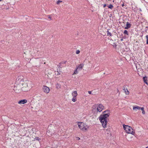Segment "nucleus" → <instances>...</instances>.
Wrapping results in <instances>:
<instances>
[{"instance_id":"obj_32","label":"nucleus","mask_w":148,"mask_h":148,"mask_svg":"<svg viewBox=\"0 0 148 148\" xmlns=\"http://www.w3.org/2000/svg\"><path fill=\"white\" fill-rule=\"evenodd\" d=\"M58 87H59V86H56V88H58Z\"/></svg>"},{"instance_id":"obj_33","label":"nucleus","mask_w":148,"mask_h":148,"mask_svg":"<svg viewBox=\"0 0 148 148\" xmlns=\"http://www.w3.org/2000/svg\"><path fill=\"white\" fill-rule=\"evenodd\" d=\"M145 148H148V146L147 147H146Z\"/></svg>"},{"instance_id":"obj_23","label":"nucleus","mask_w":148,"mask_h":148,"mask_svg":"<svg viewBox=\"0 0 148 148\" xmlns=\"http://www.w3.org/2000/svg\"><path fill=\"white\" fill-rule=\"evenodd\" d=\"M80 52V51L79 50H76V54H78Z\"/></svg>"},{"instance_id":"obj_19","label":"nucleus","mask_w":148,"mask_h":148,"mask_svg":"<svg viewBox=\"0 0 148 148\" xmlns=\"http://www.w3.org/2000/svg\"><path fill=\"white\" fill-rule=\"evenodd\" d=\"M41 139L38 138V137H36L34 138V140H38V141L40 140Z\"/></svg>"},{"instance_id":"obj_20","label":"nucleus","mask_w":148,"mask_h":148,"mask_svg":"<svg viewBox=\"0 0 148 148\" xmlns=\"http://www.w3.org/2000/svg\"><path fill=\"white\" fill-rule=\"evenodd\" d=\"M107 35L109 36L110 35V36H112V34L111 33L109 32L108 31H107Z\"/></svg>"},{"instance_id":"obj_11","label":"nucleus","mask_w":148,"mask_h":148,"mask_svg":"<svg viewBox=\"0 0 148 148\" xmlns=\"http://www.w3.org/2000/svg\"><path fill=\"white\" fill-rule=\"evenodd\" d=\"M71 94L72 96L74 97H77L78 95L77 93V92L76 90H75L72 92Z\"/></svg>"},{"instance_id":"obj_12","label":"nucleus","mask_w":148,"mask_h":148,"mask_svg":"<svg viewBox=\"0 0 148 148\" xmlns=\"http://www.w3.org/2000/svg\"><path fill=\"white\" fill-rule=\"evenodd\" d=\"M147 77H143V79L144 80V82L147 84L148 85V83L147 82Z\"/></svg>"},{"instance_id":"obj_28","label":"nucleus","mask_w":148,"mask_h":148,"mask_svg":"<svg viewBox=\"0 0 148 148\" xmlns=\"http://www.w3.org/2000/svg\"><path fill=\"white\" fill-rule=\"evenodd\" d=\"M106 6V4H104V5H103V8H105V7Z\"/></svg>"},{"instance_id":"obj_21","label":"nucleus","mask_w":148,"mask_h":148,"mask_svg":"<svg viewBox=\"0 0 148 148\" xmlns=\"http://www.w3.org/2000/svg\"><path fill=\"white\" fill-rule=\"evenodd\" d=\"M43 52L41 51L39 52V56H43Z\"/></svg>"},{"instance_id":"obj_25","label":"nucleus","mask_w":148,"mask_h":148,"mask_svg":"<svg viewBox=\"0 0 148 148\" xmlns=\"http://www.w3.org/2000/svg\"><path fill=\"white\" fill-rule=\"evenodd\" d=\"M146 38L147 39V44H148V35L146 36Z\"/></svg>"},{"instance_id":"obj_26","label":"nucleus","mask_w":148,"mask_h":148,"mask_svg":"<svg viewBox=\"0 0 148 148\" xmlns=\"http://www.w3.org/2000/svg\"><path fill=\"white\" fill-rule=\"evenodd\" d=\"M48 18H49L50 19V20H52L51 18L50 15L48 16Z\"/></svg>"},{"instance_id":"obj_15","label":"nucleus","mask_w":148,"mask_h":148,"mask_svg":"<svg viewBox=\"0 0 148 148\" xmlns=\"http://www.w3.org/2000/svg\"><path fill=\"white\" fill-rule=\"evenodd\" d=\"M140 110H141L142 111V113L144 114H145V112L144 110V108L143 107H141Z\"/></svg>"},{"instance_id":"obj_31","label":"nucleus","mask_w":148,"mask_h":148,"mask_svg":"<svg viewBox=\"0 0 148 148\" xmlns=\"http://www.w3.org/2000/svg\"><path fill=\"white\" fill-rule=\"evenodd\" d=\"M124 3H123V4L122 5V7H123L124 6Z\"/></svg>"},{"instance_id":"obj_3","label":"nucleus","mask_w":148,"mask_h":148,"mask_svg":"<svg viewBox=\"0 0 148 148\" xmlns=\"http://www.w3.org/2000/svg\"><path fill=\"white\" fill-rule=\"evenodd\" d=\"M104 108V106L101 103L95 104L94 105L92 108V111L94 113L100 112Z\"/></svg>"},{"instance_id":"obj_27","label":"nucleus","mask_w":148,"mask_h":148,"mask_svg":"<svg viewBox=\"0 0 148 148\" xmlns=\"http://www.w3.org/2000/svg\"><path fill=\"white\" fill-rule=\"evenodd\" d=\"M76 138V140H79L80 139V138H79V137H77Z\"/></svg>"},{"instance_id":"obj_9","label":"nucleus","mask_w":148,"mask_h":148,"mask_svg":"<svg viewBox=\"0 0 148 148\" xmlns=\"http://www.w3.org/2000/svg\"><path fill=\"white\" fill-rule=\"evenodd\" d=\"M84 66V64H82L79 65L77 66L76 68L77 69H82Z\"/></svg>"},{"instance_id":"obj_7","label":"nucleus","mask_w":148,"mask_h":148,"mask_svg":"<svg viewBox=\"0 0 148 148\" xmlns=\"http://www.w3.org/2000/svg\"><path fill=\"white\" fill-rule=\"evenodd\" d=\"M27 101L26 99H22L18 101V103L20 104H23L26 103Z\"/></svg>"},{"instance_id":"obj_30","label":"nucleus","mask_w":148,"mask_h":148,"mask_svg":"<svg viewBox=\"0 0 148 148\" xmlns=\"http://www.w3.org/2000/svg\"><path fill=\"white\" fill-rule=\"evenodd\" d=\"M88 93L89 94H91V91H88Z\"/></svg>"},{"instance_id":"obj_10","label":"nucleus","mask_w":148,"mask_h":148,"mask_svg":"<svg viewBox=\"0 0 148 148\" xmlns=\"http://www.w3.org/2000/svg\"><path fill=\"white\" fill-rule=\"evenodd\" d=\"M131 26V24L128 22L126 23V27H125V29H128Z\"/></svg>"},{"instance_id":"obj_35","label":"nucleus","mask_w":148,"mask_h":148,"mask_svg":"<svg viewBox=\"0 0 148 148\" xmlns=\"http://www.w3.org/2000/svg\"><path fill=\"white\" fill-rule=\"evenodd\" d=\"M2 0H0V1H2Z\"/></svg>"},{"instance_id":"obj_18","label":"nucleus","mask_w":148,"mask_h":148,"mask_svg":"<svg viewBox=\"0 0 148 148\" xmlns=\"http://www.w3.org/2000/svg\"><path fill=\"white\" fill-rule=\"evenodd\" d=\"M113 6L112 4H110L109 6H108V8L112 9L113 8Z\"/></svg>"},{"instance_id":"obj_2","label":"nucleus","mask_w":148,"mask_h":148,"mask_svg":"<svg viewBox=\"0 0 148 148\" xmlns=\"http://www.w3.org/2000/svg\"><path fill=\"white\" fill-rule=\"evenodd\" d=\"M103 114H101L100 116L99 119L102 124V127L103 128H105L106 127L107 125L109 120L108 117L110 114V111L108 110L105 111L103 112Z\"/></svg>"},{"instance_id":"obj_5","label":"nucleus","mask_w":148,"mask_h":148,"mask_svg":"<svg viewBox=\"0 0 148 148\" xmlns=\"http://www.w3.org/2000/svg\"><path fill=\"white\" fill-rule=\"evenodd\" d=\"M123 127L124 130L127 133L131 134L133 135L135 134V132L131 127L125 125H123Z\"/></svg>"},{"instance_id":"obj_4","label":"nucleus","mask_w":148,"mask_h":148,"mask_svg":"<svg viewBox=\"0 0 148 148\" xmlns=\"http://www.w3.org/2000/svg\"><path fill=\"white\" fill-rule=\"evenodd\" d=\"M77 125L79 128L82 131H87L89 128V126L86 123L83 122H78Z\"/></svg>"},{"instance_id":"obj_17","label":"nucleus","mask_w":148,"mask_h":148,"mask_svg":"<svg viewBox=\"0 0 148 148\" xmlns=\"http://www.w3.org/2000/svg\"><path fill=\"white\" fill-rule=\"evenodd\" d=\"M61 73L60 71H57L55 73L57 75H60Z\"/></svg>"},{"instance_id":"obj_13","label":"nucleus","mask_w":148,"mask_h":148,"mask_svg":"<svg viewBox=\"0 0 148 148\" xmlns=\"http://www.w3.org/2000/svg\"><path fill=\"white\" fill-rule=\"evenodd\" d=\"M123 90L124 91V92H125V94L126 95H129L130 93L129 91L127 89V88L126 89H124Z\"/></svg>"},{"instance_id":"obj_24","label":"nucleus","mask_w":148,"mask_h":148,"mask_svg":"<svg viewBox=\"0 0 148 148\" xmlns=\"http://www.w3.org/2000/svg\"><path fill=\"white\" fill-rule=\"evenodd\" d=\"M62 2V1H60V0H58V1L57 2V4L58 5H59L60 4V3H61V2Z\"/></svg>"},{"instance_id":"obj_8","label":"nucleus","mask_w":148,"mask_h":148,"mask_svg":"<svg viewBox=\"0 0 148 148\" xmlns=\"http://www.w3.org/2000/svg\"><path fill=\"white\" fill-rule=\"evenodd\" d=\"M141 108V107L138 106H137L136 107L133 106V109L135 112H136L137 110H140Z\"/></svg>"},{"instance_id":"obj_14","label":"nucleus","mask_w":148,"mask_h":148,"mask_svg":"<svg viewBox=\"0 0 148 148\" xmlns=\"http://www.w3.org/2000/svg\"><path fill=\"white\" fill-rule=\"evenodd\" d=\"M72 100L73 102H75L77 101V97H73Z\"/></svg>"},{"instance_id":"obj_34","label":"nucleus","mask_w":148,"mask_h":148,"mask_svg":"<svg viewBox=\"0 0 148 148\" xmlns=\"http://www.w3.org/2000/svg\"><path fill=\"white\" fill-rule=\"evenodd\" d=\"M46 64V62H45L44 63V64Z\"/></svg>"},{"instance_id":"obj_1","label":"nucleus","mask_w":148,"mask_h":148,"mask_svg":"<svg viewBox=\"0 0 148 148\" xmlns=\"http://www.w3.org/2000/svg\"><path fill=\"white\" fill-rule=\"evenodd\" d=\"M30 82L25 79L23 76H19L16 79L14 90L16 93H19L21 91H27L29 90Z\"/></svg>"},{"instance_id":"obj_22","label":"nucleus","mask_w":148,"mask_h":148,"mask_svg":"<svg viewBox=\"0 0 148 148\" xmlns=\"http://www.w3.org/2000/svg\"><path fill=\"white\" fill-rule=\"evenodd\" d=\"M124 34L127 35H128V32L127 30H124Z\"/></svg>"},{"instance_id":"obj_16","label":"nucleus","mask_w":148,"mask_h":148,"mask_svg":"<svg viewBox=\"0 0 148 148\" xmlns=\"http://www.w3.org/2000/svg\"><path fill=\"white\" fill-rule=\"evenodd\" d=\"M77 69L76 68V69L75 70L73 73V75L76 74H77L78 73V71H77Z\"/></svg>"},{"instance_id":"obj_6","label":"nucleus","mask_w":148,"mask_h":148,"mask_svg":"<svg viewBox=\"0 0 148 148\" xmlns=\"http://www.w3.org/2000/svg\"><path fill=\"white\" fill-rule=\"evenodd\" d=\"M42 89L43 92L46 94L49 93L50 92L49 88L46 86H43L42 88Z\"/></svg>"},{"instance_id":"obj_29","label":"nucleus","mask_w":148,"mask_h":148,"mask_svg":"<svg viewBox=\"0 0 148 148\" xmlns=\"http://www.w3.org/2000/svg\"><path fill=\"white\" fill-rule=\"evenodd\" d=\"M59 86V87L60 88V84H57V86Z\"/></svg>"}]
</instances>
